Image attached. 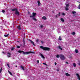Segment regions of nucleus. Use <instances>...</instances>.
<instances>
[{"mask_svg":"<svg viewBox=\"0 0 80 80\" xmlns=\"http://www.w3.org/2000/svg\"><path fill=\"white\" fill-rule=\"evenodd\" d=\"M5 10H3L2 11V12L3 13H5Z\"/></svg>","mask_w":80,"mask_h":80,"instance_id":"obj_31","label":"nucleus"},{"mask_svg":"<svg viewBox=\"0 0 80 80\" xmlns=\"http://www.w3.org/2000/svg\"><path fill=\"white\" fill-rule=\"evenodd\" d=\"M57 71H59V70L58 69Z\"/></svg>","mask_w":80,"mask_h":80,"instance_id":"obj_48","label":"nucleus"},{"mask_svg":"<svg viewBox=\"0 0 80 80\" xmlns=\"http://www.w3.org/2000/svg\"><path fill=\"white\" fill-rule=\"evenodd\" d=\"M76 75L77 76V77H78V79L79 80H80V75H79V74L78 73H77L76 74Z\"/></svg>","mask_w":80,"mask_h":80,"instance_id":"obj_7","label":"nucleus"},{"mask_svg":"<svg viewBox=\"0 0 80 80\" xmlns=\"http://www.w3.org/2000/svg\"><path fill=\"white\" fill-rule=\"evenodd\" d=\"M2 53H3L4 54H5V52H3V51H2Z\"/></svg>","mask_w":80,"mask_h":80,"instance_id":"obj_39","label":"nucleus"},{"mask_svg":"<svg viewBox=\"0 0 80 80\" xmlns=\"http://www.w3.org/2000/svg\"><path fill=\"white\" fill-rule=\"evenodd\" d=\"M36 42H38V39H37L36 40Z\"/></svg>","mask_w":80,"mask_h":80,"instance_id":"obj_36","label":"nucleus"},{"mask_svg":"<svg viewBox=\"0 0 80 80\" xmlns=\"http://www.w3.org/2000/svg\"><path fill=\"white\" fill-rule=\"evenodd\" d=\"M11 10L13 12H14V11H15V12H16L17 10H18V9L17 8H11Z\"/></svg>","mask_w":80,"mask_h":80,"instance_id":"obj_5","label":"nucleus"},{"mask_svg":"<svg viewBox=\"0 0 80 80\" xmlns=\"http://www.w3.org/2000/svg\"><path fill=\"white\" fill-rule=\"evenodd\" d=\"M62 15H65V14L64 13V12H62Z\"/></svg>","mask_w":80,"mask_h":80,"instance_id":"obj_29","label":"nucleus"},{"mask_svg":"<svg viewBox=\"0 0 80 80\" xmlns=\"http://www.w3.org/2000/svg\"><path fill=\"white\" fill-rule=\"evenodd\" d=\"M60 54L59 55H58V54H57V56H56L57 58H59V57H60Z\"/></svg>","mask_w":80,"mask_h":80,"instance_id":"obj_16","label":"nucleus"},{"mask_svg":"<svg viewBox=\"0 0 80 80\" xmlns=\"http://www.w3.org/2000/svg\"><path fill=\"white\" fill-rule=\"evenodd\" d=\"M2 68H1L0 69V72H2Z\"/></svg>","mask_w":80,"mask_h":80,"instance_id":"obj_38","label":"nucleus"},{"mask_svg":"<svg viewBox=\"0 0 80 80\" xmlns=\"http://www.w3.org/2000/svg\"><path fill=\"white\" fill-rule=\"evenodd\" d=\"M66 63H67V64H68V62H66Z\"/></svg>","mask_w":80,"mask_h":80,"instance_id":"obj_45","label":"nucleus"},{"mask_svg":"<svg viewBox=\"0 0 80 80\" xmlns=\"http://www.w3.org/2000/svg\"><path fill=\"white\" fill-rule=\"evenodd\" d=\"M78 65H79V66H80V62L78 63Z\"/></svg>","mask_w":80,"mask_h":80,"instance_id":"obj_44","label":"nucleus"},{"mask_svg":"<svg viewBox=\"0 0 80 80\" xmlns=\"http://www.w3.org/2000/svg\"><path fill=\"white\" fill-rule=\"evenodd\" d=\"M61 20L62 21V22H64V20L63 19V18H61Z\"/></svg>","mask_w":80,"mask_h":80,"instance_id":"obj_21","label":"nucleus"},{"mask_svg":"<svg viewBox=\"0 0 80 80\" xmlns=\"http://www.w3.org/2000/svg\"><path fill=\"white\" fill-rule=\"evenodd\" d=\"M37 63H39V60H38L37 61Z\"/></svg>","mask_w":80,"mask_h":80,"instance_id":"obj_42","label":"nucleus"},{"mask_svg":"<svg viewBox=\"0 0 80 80\" xmlns=\"http://www.w3.org/2000/svg\"><path fill=\"white\" fill-rule=\"evenodd\" d=\"M78 8L79 9H80V4H79V6H78Z\"/></svg>","mask_w":80,"mask_h":80,"instance_id":"obj_34","label":"nucleus"},{"mask_svg":"<svg viewBox=\"0 0 80 80\" xmlns=\"http://www.w3.org/2000/svg\"><path fill=\"white\" fill-rule=\"evenodd\" d=\"M18 30H21V28H20V26H18Z\"/></svg>","mask_w":80,"mask_h":80,"instance_id":"obj_18","label":"nucleus"},{"mask_svg":"<svg viewBox=\"0 0 80 80\" xmlns=\"http://www.w3.org/2000/svg\"><path fill=\"white\" fill-rule=\"evenodd\" d=\"M15 14L18 16L20 15V12H19L18 11V10H17L16 12H15Z\"/></svg>","mask_w":80,"mask_h":80,"instance_id":"obj_6","label":"nucleus"},{"mask_svg":"<svg viewBox=\"0 0 80 80\" xmlns=\"http://www.w3.org/2000/svg\"><path fill=\"white\" fill-rule=\"evenodd\" d=\"M41 28H42V27H43V25H41L40 26Z\"/></svg>","mask_w":80,"mask_h":80,"instance_id":"obj_43","label":"nucleus"},{"mask_svg":"<svg viewBox=\"0 0 80 80\" xmlns=\"http://www.w3.org/2000/svg\"><path fill=\"white\" fill-rule=\"evenodd\" d=\"M29 40L31 42V43H32L33 45L35 46V43H34V42H33V41H32L30 39H29Z\"/></svg>","mask_w":80,"mask_h":80,"instance_id":"obj_9","label":"nucleus"},{"mask_svg":"<svg viewBox=\"0 0 80 80\" xmlns=\"http://www.w3.org/2000/svg\"><path fill=\"white\" fill-rule=\"evenodd\" d=\"M41 42L42 43H43V42L42 41H41Z\"/></svg>","mask_w":80,"mask_h":80,"instance_id":"obj_41","label":"nucleus"},{"mask_svg":"<svg viewBox=\"0 0 80 80\" xmlns=\"http://www.w3.org/2000/svg\"><path fill=\"white\" fill-rule=\"evenodd\" d=\"M8 73H9L10 75H12V76H13V74H12V73H11V72H10L9 71H8Z\"/></svg>","mask_w":80,"mask_h":80,"instance_id":"obj_20","label":"nucleus"},{"mask_svg":"<svg viewBox=\"0 0 80 80\" xmlns=\"http://www.w3.org/2000/svg\"><path fill=\"white\" fill-rule=\"evenodd\" d=\"M66 7H69L70 6V4H66Z\"/></svg>","mask_w":80,"mask_h":80,"instance_id":"obj_22","label":"nucleus"},{"mask_svg":"<svg viewBox=\"0 0 80 80\" xmlns=\"http://www.w3.org/2000/svg\"><path fill=\"white\" fill-rule=\"evenodd\" d=\"M39 55L40 56H41L42 58L45 59V57L42 53H40Z\"/></svg>","mask_w":80,"mask_h":80,"instance_id":"obj_8","label":"nucleus"},{"mask_svg":"<svg viewBox=\"0 0 80 80\" xmlns=\"http://www.w3.org/2000/svg\"><path fill=\"white\" fill-rule=\"evenodd\" d=\"M73 65L74 66V67H76V64L75 63H73Z\"/></svg>","mask_w":80,"mask_h":80,"instance_id":"obj_26","label":"nucleus"},{"mask_svg":"<svg viewBox=\"0 0 80 80\" xmlns=\"http://www.w3.org/2000/svg\"><path fill=\"white\" fill-rule=\"evenodd\" d=\"M23 45H25V38H23Z\"/></svg>","mask_w":80,"mask_h":80,"instance_id":"obj_15","label":"nucleus"},{"mask_svg":"<svg viewBox=\"0 0 80 80\" xmlns=\"http://www.w3.org/2000/svg\"><path fill=\"white\" fill-rule=\"evenodd\" d=\"M58 14H58V15H59V16H60V15H60V12H58Z\"/></svg>","mask_w":80,"mask_h":80,"instance_id":"obj_35","label":"nucleus"},{"mask_svg":"<svg viewBox=\"0 0 80 80\" xmlns=\"http://www.w3.org/2000/svg\"><path fill=\"white\" fill-rule=\"evenodd\" d=\"M7 65L8 67H9V68H10V66H9V65L8 64H7Z\"/></svg>","mask_w":80,"mask_h":80,"instance_id":"obj_33","label":"nucleus"},{"mask_svg":"<svg viewBox=\"0 0 80 80\" xmlns=\"http://www.w3.org/2000/svg\"><path fill=\"white\" fill-rule=\"evenodd\" d=\"M65 75L66 76H68V77H70V74L68 73H66Z\"/></svg>","mask_w":80,"mask_h":80,"instance_id":"obj_14","label":"nucleus"},{"mask_svg":"<svg viewBox=\"0 0 80 80\" xmlns=\"http://www.w3.org/2000/svg\"><path fill=\"white\" fill-rule=\"evenodd\" d=\"M15 67H17V66H16Z\"/></svg>","mask_w":80,"mask_h":80,"instance_id":"obj_49","label":"nucleus"},{"mask_svg":"<svg viewBox=\"0 0 80 80\" xmlns=\"http://www.w3.org/2000/svg\"><path fill=\"white\" fill-rule=\"evenodd\" d=\"M55 17H56L57 18V15H56V16H55Z\"/></svg>","mask_w":80,"mask_h":80,"instance_id":"obj_47","label":"nucleus"},{"mask_svg":"<svg viewBox=\"0 0 80 80\" xmlns=\"http://www.w3.org/2000/svg\"><path fill=\"white\" fill-rule=\"evenodd\" d=\"M72 35H75V32H73L72 33Z\"/></svg>","mask_w":80,"mask_h":80,"instance_id":"obj_23","label":"nucleus"},{"mask_svg":"<svg viewBox=\"0 0 80 80\" xmlns=\"http://www.w3.org/2000/svg\"><path fill=\"white\" fill-rule=\"evenodd\" d=\"M40 48L43 50H45V51H50V48H49L43 47V46H41L40 47Z\"/></svg>","mask_w":80,"mask_h":80,"instance_id":"obj_2","label":"nucleus"},{"mask_svg":"<svg viewBox=\"0 0 80 80\" xmlns=\"http://www.w3.org/2000/svg\"><path fill=\"white\" fill-rule=\"evenodd\" d=\"M17 48H20V46H17Z\"/></svg>","mask_w":80,"mask_h":80,"instance_id":"obj_27","label":"nucleus"},{"mask_svg":"<svg viewBox=\"0 0 80 80\" xmlns=\"http://www.w3.org/2000/svg\"><path fill=\"white\" fill-rule=\"evenodd\" d=\"M7 57H8V58H10V55H7Z\"/></svg>","mask_w":80,"mask_h":80,"instance_id":"obj_40","label":"nucleus"},{"mask_svg":"<svg viewBox=\"0 0 80 80\" xmlns=\"http://www.w3.org/2000/svg\"><path fill=\"white\" fill-rule=\"evenodd\" d=\"M36 15H37V14L36 13L33 12L32 13V16H30V17H32V19L34 20V21H37V19L35 18V17L36 16Z\"/></svg>","mask_w":80,"mask_h":80,"instance_id":"obj_3","label":"nucleus"},{"mask_svg":"<svg viewBox=\"0 0 80 80\" xmlns=\"http://www.w3.org/2000/svg\"><path fill=\"white\" fill-rule=\"evenodd\" d=\"M20 68H22V70H25V69H24V67H23V66H20Z\"/></svg>","mask_w":80,"mask_h":80,"instance_id":"obj_12","label":"nucleus"},{"mask_svg":"<svg viewBox=\"0 0 80 80\" xmlns=\"http://www.w3.org/2000/svg\"><path fill=\"white\" fill-rule=\"evenodd\" d=\"M38 6H40V4H41L40 2V1L39 0L38 1Z\"/></svg>","mask_w":80,"mask_h":80,"instance_id":"obj_13","label":"nucleus"},{"mask_svg":"<svg viewBox=\"0 0 80 80\" xmlns=\"http://www.w3.org/2000/svg\"><path fill=\"white\" fill-rule=\"evenodd\" d=\"M58 40H62V38L61 37V36H60L59 38H58Z\"/></svg>","mask_w":80,"mask_h":80,"instance_id":"obj_19","label":"nucleus"},{"mask_svg":"<svg viewBox=\"0 0 80 80\" xmlns=\"http://www.w3.org/2000/svg\"><path fill=\"white\" fill-rule=\"evenodd\" d=\"M42 19L44 20H47V17L45 16H43L42 18Z\"/></svg>","mask_w":80,"mask_h":80,"instance_id":"obj_11","label":"nucleus"},{"mask_svg":"<svg viewBox=\"0 0 80 80\" xmlns=\"http://www.w3.org/2000/svg\"><path fill=\"white\" fill-rule=\"evenodd\" d=\"M13 50H14V48H11V50L12 51H13Z\"/></svg>","mask_w":80,"mask_h":80,"instance_id":"obj_32","label":"nucleus"},{"mask_svg":"<svg viewBox=\"0 0 80 80\" xmlns=\"http://www.w3.org/2000/svg\"><path fill=\"white\" fill-rule=\"evenodd\" d=\"M75 52L76 53H78V49H75Z\"/></svg>","mask_w":80,"mask_h":80,"instance_id":"obj_17","label":"nucleus"},{"mask_svg":"<svg viewBox=\"0 0 80 80\" xmlns=\"http://www.w3.org/2000/svg\"><path fill=\"white\" fill-rule=\"evenodd\" d=\"M60 58L61 60H65L66 58L65 57V56L63 54H60Z\"/></svg>","mask_w":80,"mask_h":80,"instance_id":"obj_4","label":"nucleus"},{"mask_svg":"<svg viewBox=\"0 0 80 80\" xmlns=\"http://www.w3.org/2000/svg\"><path fill=\"white\" fill-rule=\"evenodd\" d=\"M55 65H57V62H55L54 63Z\"/></svg>","mask_w":80,"mask_h":80,"instance_id":"obj_46","label":"nucleus"},{"mask_svg":"<svg viewBox=\"0 0 80 80\" xmlns=\"http://www.w3.org/2000/svg\"><path fill=\"white\" fill-rule=\"evenodd\" d=\"M8 55H11V53L10 52H8L7 53Z\"/></svg>","mask_w":80,"mask_h":80,"instance_id":"obj_30","label":"nucleus"},{"mask_svg":"<svg viewBox=\"0 0 80 80\" xmlns=\"http://www.w3.org/2000/svg\"><path fill=\"white\" fill-rule=\"evenodd\" d=\"M72 13L73 14H74V13H76V12H75V11H73L72 12Z\"/></svg>","mask_w":80,"mask_h":80,"instance_id":"obj_28","label":"nucleus"},{"mask_svg":"<svg viewBox=\"0 0 80 80\" xmlns=\"http://www.w3.org/2000/svg\"><path fill=\"white\" fill-rule=\"evenodd\" d=\"M65 9L66 10H68V7H65Z\"/></svg>","mask_w":80,"mask_h":80,"instance_id":"obj_24","label":"nucleus"},{"mask_svg":"<svg viewBox=\"0 0 80 80\" xmlns=\"http://www.w3.org/2000/svg\"><path fill=\"white\" fill-rule=\"evenodd\" d=\"M18 53H23V54H24V55H27V54H29L30 53H33L34 54L35 53V52H34L32 51H29L24 52V51H23L19 50L18 51Z\"/></svg>","mask_w":80,"mask_h":80,"instance_id":"obj_1","label":"nucleus"},{"mask_svg":"<svg viewBox=\"0 0 80 80\" xmlns=\"http://www.w3.org/2000/svg\"><path fill=\"white\" fill-rule=\"evenodd\" d=\"M43 65H47V64H46V63H43Z\"/></svg>","mask_w":80,"mask_h":80,"instance_id":"obj_37","label":"nucleus"},{"mask_svg":"<svg viewBox=\"0 0 80 80\" xmlns=\"http://www.w3.org/2000/svg\"><path fill=\"white\" fill-rule=\"evenodd\" d=\"M8 35H9V34H8L7 35H4V36L5 37H7L8 36Z\"/></svg>","mask_w":80,"mask_h":80,"instance_id":"obj_25","label":"nucleus"},{"mask_svg":"<svg viewBox=\"0 0 80 80\" xmlns=\"http://www.w3.org/2000/svg\"><path fill=\"white\" fill-rule=\"evenodd\" d=\"M59 49H60V50H62L63 49L62 48H61V47L60 46H59L57 47Z\"/></svg>","mask_w":80,"mask_h":80,"instance_id":"obj_10","label":"nucleus"}]
</instances>
